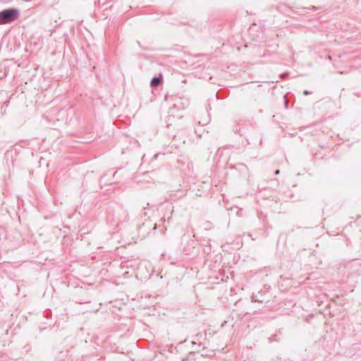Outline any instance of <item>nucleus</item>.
<instances>
[{"instance_id": "nucleus-1", "label": "nucleus", "mask_w": 361, "mask_h": 361, "mask_svg": "<svg viewBox=\"0 0 361 361\" xmlns=\"http://www.w3.org/2000/svg\"><path fill=\"white\" fill-rule=\"evenodd\" d=\"M19 11L14 8H10L0 11V25L11 23L18 18Z\"/></svg>"}, {"instance_id": "nucleus-2", "label": "nucleus", "mask_w": 361, "mask_h": 361, "mask_svg": "<svg viewBox=\"0 0 361 361\" xmlns=\"http://www.w3.org/2000/svg\"><path fill=\"white\" fill-rule=\"evenodd\" d=\"M161 78L154 77L151 80L150 85L152 87H157L161 82Z\"/></svg>"}, {"instance_id": "nucleus-3", "label": "nucleus", "mask_w": 361, "mask_h": 361, "mask_svg": "<svg viewBox=\"0 0 361 361\" xmlns=\"http://www.w3.org/2000/svg\"><path fill=\"white\" fill-rule=\"evenodd\" d=\"M256 297H257L256 295L252 296V301L255 300V301H259V302H262V300H259L257 299Z\"/></svg>"}, {"instance_id": "nucleus-4", "label": "nucleus", "mask_w": 361, "mask_h": 361, "mask_svg": "<svg viewBox=\"0 0 361 361\" xmlns=\"http://www.w3.org/2000/svg\"><path fill=\"white\" fill-rule=\"evenodd\" d=\"M310 94V92H308L307 90H305L304 91V94L307 95V94Z\"/></svg>"}, {"instance_id": "nucleus-5", "label": "nucleus", "mask_w": 361, "mask_h": 361, "mask_svg": "<svg viewBox=\"0 0 361 361\" xmlns=\"http://www.w3.org/2000/svg\"><path fill=\"white\" fill-rule=\"evenodd\" d=\"M279 173H280V171L279 170H276V171H275L274 174L275 175H278V174H279Z\"/></svg>"}, {"instance_id": "nucleus-6", "label": "nucleus", "mask_w": 361, "mask_h": 361, "mask_svg": "<svg viewBox=\"0 0 361 361\" xmlns=\"http://www.w3.org/2000/svg\"><path fill=\"white\" fill-rule=\"evenodd\" d=\"M46 317H47V318L48 317V312H47Z\"/></svg>"}]
</instances>
